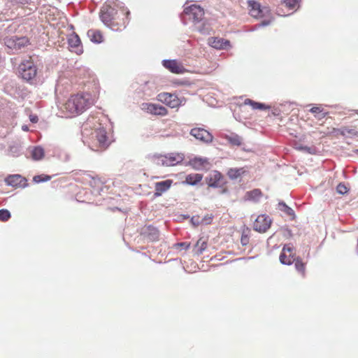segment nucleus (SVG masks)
Returning a JSON list of instances; mask_svg holds the SVG:
<instances>
[{"label": "nucleus", "mask_w": 358, "mask_h": 358, "mask_svg": "<svg viewBox=\"0 0 358 358\" xmlns=\"http://www.w3.org/2000/svg\"><path fill=\"white\" fill-rule=\"evenodd\" d=\"M115 6L122 10V15H127L125 19L122 20V24L119 26L118 22L116 21L118 18L117 11L115 8L110 5H103L100 11V18L103 23L107 27H110L113 31H121L124 29L127 24L129 23L127 15L130 12L127 8H124V3L122 2H114Z\"/></svg>", "instance_id": "obj_1"}, {"label": "nucleus", "mask_w": 358, "mask_h": 358, "mask_svg": "<svg viewBox=\"0 0 358 358\" xmlns=\"http://www.w3.org/2000/svg\"><path fill=\"white\" fill-rule=\"evenodd\" d=\"M89 96V94L71 96L65 103L66 109L72 114L83 113L91 104Z\"/></svg>", "instance_id": "obj_2"}, {"label": "nucleus", "mask_w": 358, "mask_h": 358, "mask_svg": "<svg viewBox=\"0 0 358 358\" xmlns=\"http://www.w3.org/2000/svg\"><path fill=\"white\" fill-rule=\"evenodd\" d=\"M203 9L199 6L193 4L184 9L180 18L184 24H187L189 22H192L194 25H196L203 21Z\"/></svg>", "instance_id": "obj_3"}, {"label": "nucleus", "mask_w": 358, "mask_h": 358, "mask_svg": "<svg viewBox=\"0 0 358 358\" xmlns=\"http://www.w3.org/2000/svg\"><path fill=\"white\" fill-rule=\"evenodd\" d=\"M185 156L182 153H169L165 155H154L152 161L157 165L163 166H176L184 160Z\"/></svg>", "instance_id": "obj_4"}, {"label": "nucleus", "mask_w": 358, "mask_h": 358, "mask_svg": "<svg viewBox=\"0 0 358 358\" xmlns=\"http://www.w3.org/2000/svg\"><path fill=\"white\" fill-rule=\"evenodd\" d=\"M18 73L23 80L32 83L36 78L37 67L32 61L26 60L19 65Z\"/></svg>", "instance_id": "obj_5"}, {"label": "nucleus", "mask_w": 358, "mask_h": 358, "mask_svg": "<svg viewBox=\"0 0 358 358\" xmlns=\"http://www.w3.org/2000/svg\"><path fill=\"white\" fill-rule=\"evenodd\" d=\"M3 41L5 45L13 51V53L17 52L29 43V39L25 36L17 37L16 36H13L11 37H6Z\"/></svg>", "instance_id": "obj_6"}, {"label": "nucleus", "mask_w": 358, "mask_h": 358, "mask_svg": "<svg viewBox=\"0 0 358 358\" xmlns=\"http://www.w3.org/2000/svg\"><path fill=\"white\" fill-rule=\"evenodd\" d=\"M271 219L266 215H259L255 220L253 229L255 231L264 233L271 227Z\"/></svg>", "instance_id": "obj_7"}, {"label": "nucleus", "mask_w": 358, "mask_h": 358, "mask_svg": "<svg viewBox=\"0 0 358 358\" xmlns=\"http://www.w3.org/2000/svg\"><path fill=\"white\" fill-rule=\"evenodd\" d=\"M4 181L7 185L15 188H24L28 185L26 178L20 174L9 175L5 178Z\"/></svg>", "instance_id": "obj_8"}, {"label": "nucleus", "mask_w": 358, "mask_h": 358, "mask_svg": "<svg viewBox=\"0 0 358 358\" xmlns=\"http://www.w3.org/2000/svg\"><path fill=\"white\" fill-rule=\"evenodd\" d=\"M141 234L143 238L151 242L159 241L160 232L159 229L153 225H145L141 229Z\"/></svg>", "instance_id": "obj_9"}, {"label": "nucleus", "mask_w": 358, "mask_h": 358, "mask_svg": "<svg viewBox=\"0 0 358 358\" xmlns=\"http://www.w3.org/2000/svg\"><path fill=\"white\" fill-rule=\"evenodd\" d=\"M189 134L195 137L197 140H199L206 143H211L213 140V135L208 131L203 128H193L191 129Z\"/></svg>", "instance_id": "obj_10"}, {"label": "nucleus", "mask_w": 358, "mask_h": 358, "mask_svg": "<svg viewBox=\"0 0 358 358\" xmlns=\"http://www.w3.org/2000/svg\"><path fill=\"white\" fill-rule=\"evenodd\" d=\"M163 66L173 73H183L185 71L184 66L178 63L176 59H164Z\"/></svg>", "instance_id": "obj_11"}, {"label": "nucleus", "mask_w": 358, "mask_h": 358, "mask_svg": "<svg viewBox=\"0 0 358 358\" xmlns=\"http://www.w3.org/2000/svg\"><path fill=\"white\" fill-rule=\"evenodd\" d=\"M189 165L197 171L207 170L209 169L210 163L206 157H196L189 161Z\"/></svg>", "instance_id": "obj_12"}, {"label": "nucleus", "mask_w": 358, "mask_h": 358, "mask_svg": "<svg viewBox=\"0 0 358 358\" xmlns=\"http://www.w3.org/2000/svg\"><path fill=\"white\" fill-rule=\"evenodd\" d=\"M68 43L69 47L72 49V51H74L76 54L80 55L83 52L81 41L77 34L73 33L69 35Z\"/></svg>", "instance_id": "obj_13"}, {"label": "nucleus", "mask_w": 358, "mask_h": 358, "mask_svg": "<svg viewBox=\"0 0 358 358\" xmlns=\"http://www.w3.org/2000/svg\"><path fill=\"white\" fill-rule=\"evenodd\" d=\"M96 139L101 149H106L108 147L110 142L107 136L106 130L103 127H100L94 131Z\"/></svg>", "instance_id": "obj_14"}, {"label": "nucleus", "mask_w": 358, "mask_h": 358, "mask_svg": "<svg viewBox=\"0 0 358 358\" xmlns=\"http://www.w3.org/2000/svg\"><path fill=\"white\" fill-rule=\"evenodd\" d=\"M143 109L152 115L164 116L167 114V109L164 106L157 103H145L143 105Z\"/></svg>", "instance_id": "obj_15"}, {"label": "nucleus", "mask_w": 358, "mask_h": 358, "mask_svg": "<svg viewBox=\"0 0 358 358\" xmlns=\"http://www.w3.org/2000/svg\"><path fill=\"white\" fill-rule=\"evenodd\" d=\"M158 99L171 108H176L179 105V100L177 96L170 93L164 92L159 94Z\"/></svg>", "instance_id": "obj_16"}, {"label": "nucleus", "mask_w": 358, "mask_h": 358, "mask_svg": "<svg viewBox=\"0 0 358 358\" xmlns=\"http://www.w3.org/2000/svg\"><path fill=\"white\" fill-rule=\"evenodd\" d=\"M172 184L173 180L170 179L156 182L155 184V197H159L162 196L163 193L167 192Z\"/></svg>", "instance_id": "obj_17"}, {"label": "nucleus", "mask_w": 358, "mask_h": 358, "mask_svg": "<svg viewBox=\"0 0 358 358\" xmlns=\"http://www.w3.org/2000/svg\"><path fill=\"white\" fill-rule=\"evenodd\" d=\"M208 43L215 49H227L230 46V42L221 38L212 37L208 39Z\"/></svg>", "instance_id": "obj_18"}, {"label": "nucleus", "mask_w": 358, "mask_h": 358, "mask_svg": "<svg viewBox=\"0 0 358 358\" xmlns=\"http://www.w3.org/2000/svg\"><path fill=\"white\" fill-rule=\"evenodd\" d=\"M222 179V175L217 171H213L208 180V185L210 187L217 188L220 187V180Z\"/></svg>", "instance_id": "obj_19"}, {"label": "nucleus", "mask_w": 358, "mask_h": 358, "mask_svg": "<svg viewBox=\"0 0 358 358\" xmlns=\"http://www.w3.org/2000/svg\"><path fill=\"white\" fill-rule=\"evenodd\" d=\"M262 196V192L259 189H254L245 192L243 199L254 203L258 202Z\"/></svg>", "instance_id": "obj_20"}, {"label": "nucleus", "mask_w": 358, "mask_h": 358, "mask_svg": "<svg viewBox=\"0 0 358 358\" xmlns=\"http://www.w3.org/2000/svg\"><path fill=\"white\" fill-rule=\"evenodd\" d=\"M31 157L34 161L41 160L45 155L44 149L40 146H33L29 148Z\"/></svg>", "instance_id": "obj_21"}, {"label": "nucleus", "mask_w": 358, "mask_h": 358, "mask_svg": "<svg viewBox=\"0 0 358 358\" xmlns=\"http://www.w3.org/2000/svg\"><path fill=\"white\" fill-rule=\"evenodd\" d=\"M336 131L346 138H353L358 136V131H356L354 129H350L347 127H342L339 129H337Z\"/></svg>", "instance_id": "obj_22"}, {"label": "nucleus", "mask_w": 358, "mask_h": 358, "mask_svg": "<svg viewBox=\"0 0 358 358\" xmlns=\"http://www.w3.org/2000/svg\"><path fill=\"white\" fill-rule=\"evenodd\" d=\"M203 175L200 173H191L188 174L185 180V183L194 186L201 181Z\"/></svg>", "instance_id": "obj_23"}, {"label": "nucleus", "mask_w": 358, "mask_h": 358, "mask_svg": "<svg viewBox=\"0 0 358 358\" xmlns=\"http://www.w3.org/2000/svg\"><path fill=\"white\" fill-rule=\"evenodd\" d=\"M87 34L92 43H101L103 41V36L98 30L90 29Z\"/></svg>", "instance_id": "obj_24"}, {"label": "nucleus", "mask_w": 358, "mask_h": 358, "mask_svg": "<svg viewBox=\"0 0 358 358\" xmlns=\"http://www.w3.org/2000/svg\"><path fill=\"white\" fill-rule=\"evenodd\" d=\"M8 155L17 157L22 155V148L20 144L14 143L8 148Z\"/></svg>", "instance_id": "obj_25"}, {"label": "nucleus", "mask_w": 358, "mask_h": 358, "mask_svg": "<svg viewBox=\"0 0 358 358\" xmlns=\"http://www.w3.org/2000/svg\"><path fill=\"white\" fill-rule=\"evenodd\" d=\"M243 168H231L227 171L229 178L231 180H236L244 173Z\"/></svg>", "instance_id": "obj_26"}, {"label": "nucleus", "mask_w": 358, "mask_h": 358, "mask_svg": "<svg viewBox=\"0 0 358 358\" xmlns=\"http://www.w3.org/2000/svg\"><path fill=\"white\" fill-rule=\"evenodd\" d=\"M310 112L315 114V117L318 120H322L328 115V112H324L323 108L320 106H314L311 108L310 109Z\"/></svg>", "instance_id": "obj_27"}, {"label": "nucleus", "mask_w": 358, "mask_h": 358, "mask_svg": "<svg viewBox=\"0 0 358 358\" xmlns=\"http://www.w3.org/2000/svg\"><path fill=\"white\" fill-rule=\"evenodd\" d=\"M244 103L245 105L251 106L252 109H255V110H256V109L265 110V109H267V108H269L268 106H266L264 103L256 102V101H252V100H251L250 99H246L244 101Z\"/></svg>", "instance_id": "obj_28"}, {"label": "nucleus", "mask_w": 358, "mask_h": 358, "mask_svg": "<svg viewBox=\"0 0 358 358\" xmlns=\"http://www.w3.org/2000/svg\"><path fill=\"white\" fill-rule=\"evenodd\" d=\"M226 139L234 145L239 146L242 144V138L236 134H231V135L227 136Z\"/></svg>", "instance_id": "obj_29"}, {"label": "nucleus", "mask_w": 358, "mask_h": 358, "mask_svg": "<svg viewBox=\"0 0 358 358\" xmlns=\"http://www.w3.org/2000/svg\"><path fill=\"white\" fill-rule=\"evenodd\" d=\"M278 210L285 213L287 215L294 216V212L292 208L287 206L284 201H280L278 203Z\"/></svg>", "instance_id": "obj_30"}, {"label": "nucleus", "mask_w": 358, "mask_h": 358, "mask_svg": "<svg viewBox=\"0 0 358 358\" xmlns=\"http://www.w3.org/2000/svg\"><path fill=\"white\" fill-rule=\"evenodd\" d=\"M295 258L294 257V255H289L287 256L285 253L281 252L280 255V262L281 264L285 265H291L294 262Z\"/></svg>", "instance_id": "obj_31"}, {"label": "nucleus", "mask_w": 358, "mask_h": 358, "mask_svg": "<svg viewBox=\"0 0 358 358\" xmlns=\"http://www.w3.org/2000/svg\"><path fill=\"white\" fill-rule=\"evenodd\" d=\"M195 29L202 34H209L210 28L205 22H201L195 25Z\"/></svg>", "instance_id": "obj_32"}, {"label": "nucleus", "mask_w": 358, "mask_h": 358, "mask_svg": "<svg viewBox=\"0 0 358 358\" xmlns=\"http://www.w3.org/2000/svg\"><path fill=\"white\" fill-rule=\"evenodd\" d=\"M50 179H51L50 176L41 174V175L35 176L33 178V181L36 183H40V182H43L49 181Z\"/></svg>", "instance_id": "obj_33"}, {"label": "nucleus", "mask_w": 358, "mask_h": 358, "mask_svg": "<svg viewBox=\"0 0 358 358\" xmlns=\"http://www.w3.org/2000/svg\"><path fill=\"white\" fill-rule=\"evenodd\" d=\"M294 262L296 269L299 272L303 273L305 271V264L302 262L301 259L299 257L295 258Z\"/></svg>", "instance_id": "obj_34"}, {"label": "nucleus", "mask_w": 358, "mask_h": 358, "mask_svg": "<svg viewBox=\"0 0 358 358\" xmlns=\"http://www.w3.org/2000/svg\"><path fill=\"white\" fill-rule=\"evenodd\" d=\"M10 216L11 215L8 210L0 209V221H8L10 219Z\"/></svg>", "instance_id": "obj_35"}, {"label": "nucleus", "mask_w": 358, "mask_h": 358, "mask_svg": "<svg viewBox=\"0 0 358 358\" xmlns=\"http://www.w3.org/2000/svg\"><path fill=\"white\" fill-rule=\"evenodd\" d=\"M264 10H268L267 8L265 7L259 10H250V13L254 17H262L264 16Z\"/></svg>", "instance_id": "obj_36"}, {"label": "nucleus", "mask_w": 358, "mask_h": 358, "mask_svg": "<svg viewBox=\"0 0 358 358\" xmlns=\"http://www.w3.org/2000/svg\"><path fill=\"white\" fill-rule=\"evenodd\" d=\"M299 1L300 0H283V3L287 8L292 9L299 5Z\"/></svg>", "instance_id": "obj_37"}, {"label": "nucleus", "mask_w": 358, "mask_h": 358, "mask_svg": "<svg viewBox=\"0 0 358 358\" xmlns=\"http://www.w3.org/2000/svg\"><path fill=\"white\" fill-rule=\"evenodd\" d=\"M337 192L340 194H345L348 192V188L343 183H339L336 187Z\"/></svg>", "instance_id": "obj_38"}, {"label": "nucleus", "mask_w": 358, "mask_h": 358, "mask_svg": "<svg viewBox=\"0 0 358 358\" xmlns=\"http://www.w3.org/2000/svg\"><path fill=\"white\" fill-rule=\"evenodd\" d=\"M248 5L250 10H259L262 8L260 3L253 0L248 1Z\"/></svg>", "instance_id": "obj_39"}, {"label": "nucleus", "mask_w": 358, "mask_h": 358, "mask_svg": "<svg viewBox=\"0 0 358 358\" xmlns=\"http://www.w3.org/2000/svg\"><path fill=\"white\" fill-rule=\"evenodd\" d=\"M271 24V20H265L262 21L260 23L257 24L252 29H251V31H255L258 28L266 27Z\"/></svg>", "instance_id": "obj_40"}, {"label": "nucleus", "mask_w": 358, "mask_h": 358, "mask_svg": "<svg viewBox=\"0 0 358 358\" xmlns=\"http://www.w3.org/2000/svg\"><path fill=\"white\" fill-rule=\"evenodd\" d=\"M296 149L310 154L313 153V148L308 147L306 145H299L296 147Z\"/></svg>", "instance_id": "obj_41"}, {"label": "nucleus", "mask_w": 358, "mask_h": 358, "mask_svg": "<svg viewBox=\"0 0 358 358\" xmlns=\"http://www.w3.org/2000/svg\"><path fill=\"white\" fill-rule=\"evenodd\" d=\"M293 250H294V248L291 244H285L283 246L282 252L285 253L286 252H287L289 253V255H293L292 254Z\"/></svg>", "instance_id": "obj_42"}, {"label": "nucleus", "mask_w": 358, "mask_h": 358, "mask_svg": "<svg viewBox=\"0 0 358 358\" xmlns=\"http://www.w3.org/2000/svg\"><path fill=\"white\" fill-rule=\"evenodd\" d=\"M10 1L13 5H17L21 6L29 3V0H10Z\"/></svg>", "instance_id": "obj_43"}, {"label": "nucleus", "mask_w": 358, "mask_h": 358, "mask_svg": "<svg viewBox=\"0 0 358 358\" xmlns=\"http://www.w3.org/2000/svg\"><path fill=\"white\" fill-rule=\"evenodd\" d=\"M60 158L62 160H63L64 162H68L70 160L71 156L68 152H64L63 153H61Z\"/></svg>", "instance_id": "obj_44"}, {"label": "nucleus", "mask_w": 358, "mask_h": 358, "mask_svg": "<svg viewBox=\"0 0 358 358\" xmlns=\"http://www.w3.org/2000/svg\"><path fill=\"white\" fill-rule=\"evenodd\" d=\"M178 245L184 250H187L190 247V243L187 242H181L178 243Z\"/></svg>", "instance_id": "obj_45"}, {"label": "nucleus", "mask_w": 358, "mask_h": 358, "mask_svg": "<svg viewBox=\"0 0 358 358\" xmlns=\"http://www.w3.org/2000/svg\"><path fill=\"white\" fill-rule=\"evenodd\" d=\"M241 243L243 245H246L249 243V237L248 236H242Z\"/></svg>", "instance_id": "obj_46"}, {"label": "nucleus", "mask_w": 358, "mask_h": 358, "mask_svg": "<svg viewBox=\"0 0 358 358\" xmlns=\"http://www.w3.org/2000/svg\"><path fill=\"white\" fill-rule=\"evenodd\" d=\"M206 248V242H203L201 243V248L199 249L200 250V253H201Z\"/></svg>", "instance_id": "obj_47"}, {"label": "nucleus", "mask_w": 358, "mask_h": 358, "mask_svg": "<svg viewBox=\"0 0 358 358\" xmlns=\"http://www.w3.org/2000/svg\"><path fill=\"white\" fill-rule=\"evenodd\" d=\"M30 120L31 122H36L38 121L37 116H30Z\"/></svg>", "instance_id": "obj_48"}, {"label": "nucleus", "mask_w": 358, "mask_h": 358, "mask_svg": "<svg viewBox=\"0 0 358 358\" xmlns=\"http://www.w3.org/2000/svg\"><path fill=\"white\" fill-rule=\"evenodd\" d=\"M191 221H192V222L194 225L198 224H199V222L198 220H196V222H195L194 217H193L192 218Z\"/></svg>", "instance_id": "obj_49"}, {"label": "nucleus", "mask_w": 358, "mask_h": 358, "mask_svg": "<svg viewBox=\"0 0 358 358\" xmlns=\"http://www.w3.org/2000/svg\"><path fill=\"white\" fill-rule=\"evenodd\" d=\"M22 129L24 131H28V127L27 125L22 126Z\"/></svg>", "instance_id": "obj_50"}, {"label": "nucleus", "mask_w": 358, "mask_h": 358, "mask_svg": "<svg viewBox=\"0 0 358 358\" xmlns=\"http://www.w3.org/2000/svg\"><path fill=\"white\" fill-rule=\"evenodd\" d=\"M356 152H357V153H358V150H356Z\"/></svg>", "instance_id": "obj_51"}]
</instances>
